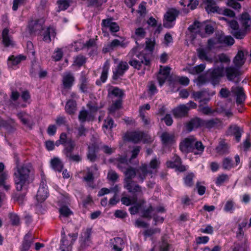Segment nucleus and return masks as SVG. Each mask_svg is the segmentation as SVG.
I'll return each instance as SVG.
<instances>
[{
	"label": "nucleus",
	"mask_w": 251,
	"mask_h": 251,
	"mask_svg": "<svg viewBox=\"0 0 251 251\" xmlns=\"http://www.w3.org/2000/svg\"><path fill=\"white\" fill-rule=\"evenodd\" d=\"M234 202L231 200H229L225 204L224 210L226 212H232L234 209Z\"/></svg>",
	"instance_id": "obj_61"
},
{
	"label": "nucleus",
	"mask_w": 251,
	"mask_h": 251,
	"mask_svg": "<svg viewBox=\"0 0 251 251\" xmlns=\"http://www.w3.org/2000/svg\"><path fill=\"white\" fill-rule=\"evenodd\" d=\"M180 150L184 152H192L195 155H201L204 146L201 141H198L193 136L185 138L180 144Z\"/></svg>",
	"instance_id": "obj_3"
},
{
	"label": "nucleus",
	"mask_w": 251,
	"mask_h": 251,
	"mask_svg": "<svg viewBox=\"0 0 251 251\" xmlns=\"http://www.w3.org/2000/svg\"><path fill=\"white\" fill-rule=\"evenodd\" d=\"M168 167L176 168L179 172H184L186 170L187 167L181 165V161L180 157L177 155H174L171 160L166 162Z\"/></svg>",
	"instance_id": "obj_14"
},
{
	"label": "nucleus",
	"mask_w": 251,
	"mask_h": 251,
	"mask_svg": "<svg viewBox=\"0 0 251 251\" xmlns=\"http://www.w3.org/2000/svg\"><path fill=\"white\" fill-rule=\"evenodd\" d=\"M210 80L213 84L219 83L220 79L225 75V68L223 65L209 71Z\"/></svg>",
	"instance_id": "obj_8"
},
{
	"label": "nucleus",
	"mask_w": 251,
	"mask_h": 251,
	"mask_svg": "<svg viewBox=\"0 0 251 251\" xmlns=\"http://www.w3.org/2000/svg\"><path fill=\"white\" fill-rule=\"evenodd\" d=\"M44 30L43 33V40L44 41L49 43L51 41L52 38H54L55 36V29L52 27H49Z\"/></svg>",
	"instance_id": "obj_29"
},
{
	"label": "nucleus",
	"mask_w": 251,
	"mask_h": 251,
	"mask_svg": "<svg viewBox=\"0 0 251 251\" xmlns=\"http://www.w3.org/2000/svg\"><path fill=\"white\" fill-rule=\"evenodd\" d=\"M215 12H217L220 14L228 16L229 17H234L235 15V13L231 10L225 8L220 9L217 6V10L215 11Z\"/></svg>",
	"instance_id": "obj_49"
},
{
	"label": "nucleus",
	"mask_w": 251,
	"mask_h": 251,
	"mask_svg": "<svg viewBox=\"0 0 251 251\" xmlns=\"http://www.w3.org/2000/svg\"><path fill=\"white\" fill-rule=\"evenodd\" d=\"M216 151L220 154H223L228 151V146L224 141H221L219 145L216 147Z\"/></svg>",
	"instance_id": "obj_45"
},
{
	"label": "nucleus",
	"mask_w": 251,
	"mask_h": 251,
	"mask_svg": "<svg viewBox=\"0 0 251 251\" xmlns=\"http://www.w3.org/2000/svg\"><path fill=\"white\" fill-rule=\"evenodd\" d=\"M161 140L164 146L172 144L175 141V136L173 133L164 132L161 135Z\"/></svg>",
	"instance_id": "obj_32"
},
{
	"label": "nucleus",
	"mask_w": 251,
	"mask_h": 251,
	"mask_svg": "<svg viewBox=\"0 0 251 251\" xmlns=\"http://www.w3.org/2000/svg\"><path fill=\"white\" fill-rule=\"evenodd\" d=\"M75 143L74 141L69 139L67 143L64 145V149L63 150V153L67 156H71L75 147Z\"/></svg>",
	"instance_id": "obj_34"
},
{
	"label": "nucleus",
	"mask_w": 251,
	"mask_h": 251,
	"mask_svg": "<svg viewBox=\"0 0 251 251\" xmlns=\"http://www.w3.org/2000/svg\"><path fill=\"white\" fill-rule=\"evenodd\" d=\"M107 88L108 97L111 99L116 98L118 100H121L124 95L123 91L117 87L108 85Z\"/></svg>",
	"instance_id": "obj_18"
},
{
	"label": "nucleus",
	"mask_w": 251,
	"mask_h": 251,
	"mask_svg": "<svg viewBox=\"0 0 251 251\" xmlns=\"http://www.w3.org/2000/svg\"><path fill=\"white\" fill-rule=\"evenodd\" d=\"M66 111L69 114H74L76 111V103L75 101L69 100L67 101L65 106Z\"/></svg>",
	"instance_id": "obj_41"
},
{
	"label": "nucleus",
	"mask_w": 251,
	"mask_h": 251,
	"mask_svg": "<svg viewBox=\"0 0 251 251\" xmlns=\"http://www.w3.org/2000/svg\"><path fill=\"white\" fill-rule=\"evenodd\" d=\"M48 192L46 185L42 181L36 196V200L38 202H43L48 197Z\"/></svg>",
	"instance_id": "obj_21"
},
{
	"label": "nucleus",
	"mask_w": 251,
	"mask_h": 251,
	"mask_svg": "<svg viewBox=\"0 0 251 251\" xmlns=\"http://www.w3.org/2000/svg\"><path fill=\"white\" fill-rule=\"evenodd\" d=\"M143 108L144 107H140V115L144 124L145 125H149L150 124L151 121L150 118L146 116L145 112H143Z\"/></svg>",
	"instance_id": "obj_59"
},
{
	"label": "nucleus",
	"mask_w": 251,
	"mask_h": 251,
	"mask_svg": "<svg viewBox=\"0 0 251 251\" xmlns=\"http://www.w3.org/2000/svg\"><path fill=\"white\" fill-rule=\"evenodd\" d=\"M131 58L129 64L137 70L143 69L148 70L150 65V61L143 53L137 52V48H133L128 54Z\"/></svg>",
	"instance_id": "obj_4"
},
{
	"label": "nucleus",
	"mask_w": 251,
	"mask_h": 251,
	"mask_svg": "<svg viewBox=\"0 0 251 251\" xmlns=\"http://www.w3.org/2000/svg\"><path fill=\"white\" fill-rule=\"evenodd\" d=\"M204 28L205 32L208 35H210L213 33L214 28L212 25L210 24L203 25L201 24L198 22H195L194 23L191 25L188 28V32L187 35L189 38H190L192 43L194 44V40L196 38V34H201V37H204L201 33V30Z\"/></svg>",
	"instance_id": "obj_5"
},
{
	"label": "nucleus",
	"mask_w": 251,
	"mask_h": 251,
	"mask_svg": "<svg viewBox=\"0 0 251 251\" xmlns=\"http://www.w3.org/2000/svg\"><path fill=\"white\" fill-rule=\"evenodd\" d=\"M179 13V10L176 8L168 9L164 15L163 26L166 28L173 27L175 24L176 18Z\"/></svg>",
	"instance_id": "obj_6"
},
{
	"label": "nucleus",
	"mask_w": 251,
	"mask_h": 251,
	"mask_svg": "<svg viewBox=\"0 0 251 251\" xmlns=\"http://www.w3.org/2000/svg\"><path fill=\"white\" fill-rule=\"evenodd\" d=\"M220 20H225L228 23V26L231 28L232 30L231 33L237 39H242L245 37V32L242 28H239V24L238 22L235 20L228 21L225 17H220Z\"/></svg>",
	"instance_id": "obj_7"
},
{
	"label": "nucleus",
	"mask_w": 251,
	"mask_h": 251,
	"mask_svg": "<svg viewBox=\"0 0 251 251\" xmlns=\"http://www.w3.org/2000/svg\"><path fill=\"white\" fill-rule=\"evenodd\" d=\"M101 25V29L103 32H106L107 30H109L111 32H117L120 29L118 25L116 22H113L112 18L102 20Z\"/></svg>",
	"instance_id": "obj_10"
},
{
	"label": "nucleus",
	"mask_w": 251,
	"mask_h": 251,
	"mask_svg": "<svg viewBox=\"0 0 251 251\" xmlns=\"http://www.w3.org/2000/svg\"><path fill=\"white\" fill-rule=\"evenodd\" d=\"M52 168L56 171L60 172L63 169V164L59 158L55 157L50 161Z\"/></svg>",
	"instance_id": "obj_37"
},
{
	"label": "nucleus",
	"mask_w": 251,
	"mask_h": 251,
	"mask_svg": "<svg viewBox=\"0 0 251 251\" xmlns=\"http://www.w3.org/2000/svg\"><path fill=\"white\" fill-rule=\"evenodd\" d=\"M229 131L231 134H233L235 136L236 140L237 142L240 140L243 131L239 127L236 126H231L229 128Z\"/></svg>",
	"instance_id": "obj_39"
},
{
	"label": "nucleus",
	"mask_w": 251,
	"mask_h": 251,
	"mask_svg": "<svg viewBox=\"0 0 251 251\" xmlns=\"http://www.w3.org/2000/svg\"><path fill=\"white\" fill-rule=\"evenodd\" d=\"M114 122L111 118H107L106 120H104V124L103 125V128L104 132L105 129H111L114 126Z\"/></svg>",
	"instance_id": "obj_58"
},
{
	"label": "nucleus",
	"mask_w": 251,
	"mask_h": 251,
	"mask_svg": "<svg viewBox=\"0 0 251 251\" xmlns=\"http://www.w3.org/2000/svg\"><path fill=\"white\" fill-rule=\"evenodd\" d=\"M22 59H25L24 56H11L9 57L7 61V64L9 67L12 68L13 66L19 64Z\"/></svg>",
	"instance_id": "obj_40"
},
{
	"label": "nucleus",
	"mask_w": 251,
	"mask_h": 251,
	"mask_svg": "<svg viewBox=\"0 0 251 251\" xmlns=\"http://www.w3.org/2000/svg\"><path fill=\"white\" fill-rule=\"evenodd\" d=\"M124 186L130 193L135 194H139L142 193L141 187L139 185L135 184L134 182L124 184Z\"/></svg>",
	"instance_id": "obj_31"
},
{
	"label": "nucleus",
	"mask_w": 251,
	"mask_h": 251,
	"mask_svg": "<svg viewBox=\"0 0 251 251\" xmlns=\"http://www.w3.org/2000/svg\"><path fill=\"white\" fill-rule=\"evenodd\" d=\"M128 68L129 66L126 62L121 61L117 65L116 70L113 72L114 77H118L122 76Z\"/></svg>",
	"instance_id": "obj_28"
},
{
	"label": "nucleus",
	"mask_w": 251,
	"mask_h": 251,
	"mask_svg": "<svg viewBox=\"0 0 251 251\" xmlns=\"http://www.w3.org/2000/svg\"><path fill=\"white\" fill-rule=\"evenodd\" d=\"M201 127H203V120L198 117L192 119L186 125V129L189 131Z\"/></svg>",
	"instance_id": "obj_24"
},
{
	"label": "nucleus",
	"mask_w": 251,
	"mask_h": 251,
	"mask_svg": "<svg viewBox=\"0 0 251 251\" xmlns=\"http://www.w3.org/2000/svg\"><path fill=\"white\" fill-rule=\"evenodd\" d=\"M241 75L238 67L228 66L225 68V75L229 81H234V79Z\"/></svg>",
	"instance_id": "obj_15"
},
{
	"label": "nucleus",
	"mask_w": 251,
	"mask_h": 251,
	"mask_svg": "<svg viewBox=\"0 0 251 251\" xmlns=\"http://www.w3.org/2000/svg\"><path fill=\"white\" fill-rule=\"evenodd\" d=\"M8 29L4 28L2 33L3 43L6 47L12 45V41L8 36Z\"/></svg>",
	"instance_id": "obj_44"
},
{
	"label": "nucleus",
	"mask_w": 251,
	"mask_h": 251,
	"mask_svg": "<svg viewBox=\"0 0 251 251\" xmlns=\"http://www.w3.org/2000/svg\"><path fill=\"white\" fill-rule=\"evenodd\" d=\"M45 20L41 19L38 20L31 21L28 25V28L31 33H36L42 29L43 25Z\"/></svg>",
	"instance_id": "obj_22"
},
{
	"label": "nucleus",
	"mask_w": 251,
	"mask_h": 251,
	"mask_svg": "<svg viewBox=\"0 0 251 251\" xmlns=\"http://www.w3.org/2000/svg\"><path fill=\"white\" fill-rule=\"evenodd\" d=\"M75 77L71 73H66L62 78L63 87L66 89H70L73 85Z\"/></svg>",
	"instance_id": "obj_27"
},
{
	"label": "nucleus",
	"mask_w": 251,
	"mask_h": 251,
	"mask_svg": "<svg viewBox=\"0 0 251 251\" xmlns=\"http://www.w3.org/2000/svg\"><path fill=\"white\" fill-rule=\"evenodd\" d=\"M60 218L63 221L64 218L68 217L69 216L73 214L72 211L66 206H62L59 209Z\"/></svg>",
	"instance_id": "obj_42"
},
{
	"label": "nucleus",
	"mask_w": 251,
	"mask_h": 251,
	"mask_svg": "<svg viewBox=\"0 0 251 251\" xmlns=\"http://www.w3.org/2000/svg\"><path fill=\"white\" fill-rule=\"evenodd\" d=\"M122 105V101L121 100H117L114 102L112 105L109 107L108 110L110 114L114 113L115 111L120 108Z\"/></svg>",
	"instance_id": "obj_50"
},
{
	"label": "nucleus",
	"mask_w": 251,
	"mask_h": 251,
	"mask_svg": "<svg viewBox=\"0 0 251 251\" xmlns=\"http://www.w3.org/2000/svg\"><path fill=\"white\" fill-rule=\"evenodd\" d=\"M231 91L236 97V102L238 104H241L244 101L245 95L243 88L238 86H233L231 88Z\"/></svg>",
	"instance_id": "obj_19"
},
{
	"label": "nucleus",
	"mask_w": 251,
	"mask_h": 251,
	"mask_svg": "<svg viewBox=\"0 0 251 251\" xmlns=\"http://www.w3.org/2000/svg\"><path fill=\"white\" fill-rule=\"evenodd\" d=\"M17 116L23 124L27 125L28 124V115L24 112H20L17 113Z\"/></svg>",
	"instance_id": "obj_55"
},
{
	"label": "nucleus",
	"mask_w": 251,
	"mask_h": 251,
	"mask_svg": "<svg viewBox=\"0 0 251 251\" xmlns=\"http://www.w3.org/2000/svg\"><path fill=\"white\" fill-rule=\"evenodd\" d=\"M125 175L124 184L133 182L132 179L136 176V170L132 167H129L125 172Z\"/></svg>",
	"instance_id": "obj_30"
},
{
	"label": "nucleus",
	"mask_w": 251,
	"mask_h": 251,
	"mask_svg": "<svg viewBox=\"0 0 251 251\" xmlns=\"http://www.w3.org/2000/svg\"><path fill=\"white\" fill-rule=\"evenodd\" d=\"M228 176L225 174H222L217 176L215 180V183L217 185H221L226 181L228 180Z\"/></svg>",
	"instance_id": "obj_53"
},
{
	"label": "nucleus",
	"mask_w": 251,
	"mask_h": 251,
	"mask_svg": "<svg viewBox=\"0 0 251 251\" xmlns=\"http://www.w3.org/2000/svg\"><path fill=\"white\" fill-rule=\"evenodd\" d=\"M155 211V209L153 208L151 206H150L148 208L144 209L142 212V217L151 219V214Z\"/></svg>",
	"instance_id": "obj_57"
},
{
	"label": "nucleus",
	"mask_w": 251,
	"mask_h": 251,
	"mask_svg": "<svg viewBox=\"0 0 251 251\" xmlns=\"http://www.w3.org/2000/svg\"><path fill=\"white\" fill-rule=\"evenodd\" d=\"M109 66V62L108 61H106L104 64L102 71L100 76V80L103 83L105 82L107 79Z\"/></svg>",
	"instance_id": "obj_43"
},
{
	"label": "nucleus",
	"mask_w": 251,
	"mask_h": 251,
	"mask_svg": "<svg viewBox=\"0 0 251 251\" xmlns=\"http://www.w3.org/2000/svg\"><path fill=\"white\" fill-rule=\"evenodd\" d=\"M71 0H58L57 4L58 5L59 10H66L70 5L69 3Z\"/></svg>",
	"instance_id": "obj_54"
},
{
	"label": "nucleus",
	"mask_w": 251,
	"mask_h": 251,
	"mask_svg": "<svg viewBox=\"0 0 251 251\" xmlns=\"http://www.w3.org/2000/svg\"><path fill=\"white\" fill-rule=\"evenodd\" d=\"M189 110L188 106L182 104L173 110V114L176 118H181L186 116Z\"/></svg>",
	"instance_id": "obj_25"
},
{
	"label": "nucleus",
	"mask_w": 251,
	"mask_h": 251,
	"mask_svg": "<svg viewBox=\"0 0 251 251\" xmlns=\"http://www.w3.org/2000/svg\"><path fill=\"white\" fill-rule=\"evenodd\" d=\"M207 95V93L205 91H199V92H194L193 93V97L195 100H200L201 101L206 100L208 101L209 99H204V97Z\"/></svg>",
	"instance_id": "obj_48"
},
{
	"label": "nucleus",
	"mask_w": 251,
	"mask_h": 251,
	"mask_svg": "<svg viewBox=\"0 0 251 251\" xmlns=\"http://www.w3.org/2000/svg\"><path fill=\"white\" fill-rule=\"evenodd\" d=\"M16 166L14 168L13 179L16 189L18 191L26 190L31 182L33 168L30 164L20 165L18 158H15Z\"/></svg>",
	"instance_id": "obj_1"
},
{
	"label": "nucleus",
	"mask_w": 251,
	"mask_h": 251,
	"mask_svg": "<svg viewBox=\"0 0 251 251\" xmlns=\"http://www.w3.org/2000/svg\"><path fill=\"white\" fill-rule=\"evenodd\" d=\"M199 110L201 112L205 115H211L214 112L210 107L208 106H200Z\"/></svg>",
	"instance_id": "obj_64"
},
{
	"label": "nucleus",
	"mask_w": 251,
	"mask_h": 251,
	"mask_svg": "<svg viewBox=\"0 0 251 251\" xmlns=\"http://www.w3.org/2000/svg\"><path fill=\"white\" fill-rule=\"evenodd\" d=\"M146 35V32L142 27H139L136 29L135 31V36L136 39H140L144 38Z\"/></svg>",
	"instance_id": "obj_56"
},
{
	"label": "nucleus",
	"mask_w": 251,
	"mask_h": 251,
	"mask_svg": "<svg viewBox=\"0 0 251 251\" xmlns=\"http://www.w3.org/2000/svg\"><path fill=\"white\" fill-rule=\"evenodd\" d=\"M170 73V68L169 67L160 66L159 72L157 75V79L160 86L164 84L169 76Z\"/></svg>",
	"instance_id": "obj_20"
},
{
	"label": "nucleus",
	"mask_w": 251,
	"mask_h": 251,
	"mask_svg": "<svg viewBox=\"0 0 251 251\" xmlns=\"http://www.w3.org/2000/svg\"><path fill=\"white\" fill-rule=\"evenodd\" d=\"M235 167L232 161L229 158H226L223 161V168L225 170H229Z\"/></svg>",
	"instance_id": "obj_51"
},
{
	"label": "nucleus",
	"mask_w": 251,
	"mask_h": 251,
	"mask_svg": "<svg viewBox=\"0 0 251 251\" xmlns=\"http://www.w3.org/2000/svg\"><path fill=\"white\" fill-rule=\"evenodd\" d=\"M77 238V233H71L68 237H63L61 240L60 249L62 251H69V248Z\"/></svg>",
	"instance_id": "obj_11"
},
{
	"label": "nucleus",
	"mask_w": 251,
	"mask_h": 251,
	"mask_svg": "<svg viewBox=\"0 0 251 251\" xmlns=\"http://www.w3.org/2000/svg\"><path fill=\"white\" fill-rule=\"evenodd\" d=\"M144 134L142 132L134 131L127 132L125 136V138L129 141L138 143L142 140Z\"/></svg>",
	"instance_id": "obj_23"
},
{
	"label": "nucleus",
	"mask_w": 251,
	"mask_h": 251,
	"mask_svg": "<svg viewBox=\"0 0 251 251\" xmlns=\"http://www.w3.org/2000/svg\"><path fill=\"white\" fill-rule=\"evenodd\" d=\"M99 146L98 142H94L88 147V153L87 154V157L89 160L92 162H94L96 160V152L98 151Z\"/></svg>",
	"instance_id": "obj_26"
},
{
	"label": "nucleus",
	"mask_w": 251,
	"mask_h": 251,
	"mask_svg": "<svg viewBox=\"0 0 251 251\" xmlns=\"http://www.w3.org/2000/svg\"><path fill=\"white\" fill-rule=\"evenodd\" d=\"M153 171L148 169V166L146 164H143L136 170V177L140 182H143L148 175L152 177Z\"/></svg>",
	"instance_id": "obj_13"
},
{
	"label": "nucleus",
	"mask_w": 251,
	"mask_h": 251,
	"mask_svg": "<svg viewBox=\"0 0 251 251\" xmlns=\"http://www.w3.org/2000/svg\"><path fill=\"white\" fill-rule=\"evenodd\" d=\"M206 6L205 9L206 11L209 13H214L215 11L217 10V6L214 0H202Z\"/></svg>",
	"instance_id": "obj_36"
},
{
	"label": "nucleus",
	"mask_w": 251,
	"mask_h": 251,
	"mask_svg": "<svg viewBox=\"0 0 251 251\" xmlns=\"http://www.w3.org/2000/svg\"><path fill=\"white\" fill-rule=\"evenodd\" d=\"M205 68V65L204 64H201L191 69L190 73L193 74H199L202 72Z\"/></svg>",
	"instance_id": "obj_60"
},
{
	"label": "nucleus",
	"mask_w": 251,
	"mask_h": 251,
	"mask_svg": "<svg viewBox=\"0 0 251 251\" xmlns=\"http://www.w3.org/2000/svg\"><path fill=\"white\" fill-rule=\"evenodd\" d=\"M111 244L115 251H121L124 247L123 240L120 237L115 238L111 240Z\"/></svg>",
	"instance_id": "obj_33"
},
{
	"label": "nucleus",
	"mask_w": 251,
	"mask_h": 251,
	"mask_svg": "<svg viewBox=\"0 0 251 251\" xmlns=\"http://www.w3.org/2000/svg\"><path fill=\"white\" fill-rule=\"evenodd\" d=\"M128 44V42L125 39H121V40L118 39H114L108 45L109 48L111 49L120 46L122 48H126Z\"/></svg>",
	"instance_id": "obj_35"
},
{
	"label": "nucleus",
	"mask_w": 251,
	"mask_h": 251,
	"mask_svg": "<svg viewBox=\"0 0 251 251\" xmlns=\"http://www.w3.org/2000/svg\"><path fill=\"white\" fill-rule=\"evenodd\" d=\"M221 124L220 121L218 119H213L209 120H203V127L212 128L219 126Z\"/></svg>",
	"instance_id": "obj_38"
},
{
	"label": "nucleus",
	"mask_w": 251,
	"mask_h": 251,
	"mask_svg": "<svg viewBox=\"0 0 251 251\" xmlns=\"http://www.w3.org/2000/svg\"><path fill=\"white\" fill-rule=\"evenodd\" d=\"M121 201L122 203L126 206L130 205L131 204L135 203L137 201V197L136 196L133 197L132 199H130L127 197H123L121 198Z\"/></svg>",
	"instance_id": "obj_52"
},
{
	"label": "nucleus",
	"mask_w": 251,
	"mask_h": 251,
	"mask_svg": "<svg viewBox=\"0 0 251 251\" xmlns=\"http://www.w3.org/2000/svg\"><path fill=\"white\" fill-rule=\"evenodd\" d=\"M98 169L96 166H92L91 168L88 169L87 174L84 177V179L86 181H90L94 179L93 175H96Z\"/></svg>",
	"instance_id": "obj_46"
},
{
	"label": "nucleus",
	"mask_w": 251,
	"mask_h": 251,
	"mask_svg": "<svg viewBox=\"0 0 251 251\" xmlns=\"http://www.w3.org/2000/svg\"><path fill=\"white\" fill-rule=\"evenodd\" d=\"M234 43V40L231 36H225L223 34L217 35L208 40L206 48H200L197 49L198 57L202 60L211 63L213 61V58L208 54L210 51L220 48V44L231 46Z\"/></svg>",
	"instance_id": "obj_2"
},
{
	"label": "nucleus",
	"mask_w": 251,
	"mask_h": 251,
	"mask_svg": "<svg viewBox=\"0 0 251 251\" xmlns=\"http://www.w3.org/2000/svg\"><path fill=\"white\" fill-rule=\"evenodd\" d=\"M239 22L245 36L251 31V17L247 12L243 13L238 19Z\"/></svg>",
	"instance_id": "obj_9"
},
{
	"label": "nucleus",
	"mask_w": 251,
	"mask_h": 251,
	"mask_svg": "<svg viewBox=\"0 0 251 251\" xmlns=\"http://www.w3.org/2000/svg\"><path fill=\"white\" fill-rule=\"evenodd\" d=\"M140 151V148L139 147H136L132 150L131 152V156L129 160H127L126 157H121L119 159V163L118 164V167L119 168H122V165H128L129 164H131V160L135 158L138 154H139Z\"/></svg>",
	"instance_id": "obj_16"
},
{
	"label": "nucleus",
	"mask_w": 251,
	"mask_h": 251,
	"mask_svg": "<svg viewBox=\"0 0 251 251\" xmlns=\"http://www.w3.org/2000/svg\"><path fill=\"white\" fill-rule=\"evenodd\" d=\"M119 177L118 174L114 171L110 170L108 172L107 174V178L112 182L117 181Z\"/></svg>",
	"instance_id": "obj_63"
},
{
	"label": "nucleus",
	"mask_w": 251,
	"mask_h": 251,
	"mask_svg": "<svg viewBox=\"0 0 251 251\" xmlns=\"http://www.w3.org/2000/svg\"><path fill=\"white\" fill-rule=\"evenodd\" d=\"M32 243V237L30 233L26 234L24 238L23 243V249L24 250H27L29 249Z\"/></svg>",
	"instance_id": "obj_47"
},
{
	"label": "nucleus",
	"mask_w": 251,
	"mask_h": 251,
	"mask_svg": "<svg viewBox=\"0 0 251 251\" xmlns=\"http://www.w3.org/2000/svg\"><path fill=\"white\" fill-rule=\"evenodd\" d=\"M92 234V229L87 228L83 230L80 239V248L85 249L90 246L92 244L91 236Z\"/></svg>",
	"instance_id": "obj_12"
},
{
	"label": "nucleus",
	"mask_w": 251,
	"mask_h": 251,
	"mask_svg": "<svg viewBox=\"0 0 251 251\" xmlns=\"http://www.w3.org/2000/svg\"><path fill=\"white\" fill-rule=\"evenodd\" d=\"M26 3V0H13L12 9L16 11L18 7L24 5Z\"/></svg>",
	"instance_id": "obj_62"
},
{
	"label": "nucleus",
	"mask_w": 251,
	"mask_h": 251,
	"mask_svg": "<svg viewBox=\"0 0 251 251\" xmlns=\"http://www.w3.org/2000/svg\"><path fill=\"white\" fill-rule=\"evenodd\" d=\"M249 53L247 50H239L236 55L235 56L233 62L236 67L240 68L245 62L246 57Z\"/></svg>",
	"instance_id": "obj_17"
}]
</instances>
